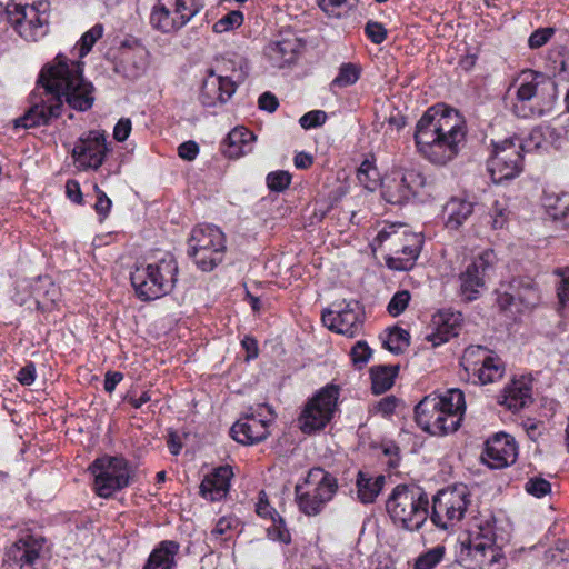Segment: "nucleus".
Listing matches in <instances>:
<instances>
[{"label": "nucleus", "mask_w": 569, "mask_h": 569, "mask_svg": "<svg viewBox=\"0 0 569 569\" xmlns=\"http://www.w3.org/2000/svg\"><path fill=\"white\" fill-rule=\"evenodd\" d=\"M39 82L42 83L43 96L34 99L30 109L14 120L16 128L47 124L61 114L63 102L79 111L90 109L93 103V86L84 80L80 63L62 54L42 69Z\"/></svg>", "instance_id": "nucleus-1"}, {"label": "nucleus", "mask_w": 569, "mask_h": 569, "mask_svg": "<svg viewBox=\"0 0 569 569\" xmlns=\"http://www.w3.org/2000/svg\"><path fill=\"white\" fill-rule=\"evenodd\" d=\"M467 136L463 116L446 104L429 108L418 121L415 142L418 152L436 166H445L459 153Z\"/></svg>", "instance_id": "nucleus-2"}, {"label": "nucleus", "mask_w": 569, "mask_h": 569, "mask_svg": "<svg viewBox=\"0 0 569 569\" xmlns=\"http://www.w3.org/2000/svg\"><path fill=\"white\" fill-rule=\"evenodd\" d=\"M459 560L467 569H505L506 557L496 543L492 519H480L469 529L461 542Z\"/></svg>", "instance_id": "nucleus-3"}, {"label": "nucleus", "mask_w": 569, "mask_h": 569, "mask_svg": "<svg viewBox=\"0 0 569 569\" xmlns=\"http://www.w3.org/2000/svg\"><path fill=\"white\" fill-rule=\"evenodd\" d=\"M465 411L463 392L451 389L423 397L415 408V421L419 427H460Z\"/></svg>", "instance_id": "nucleus-4"}, {"label": "nucleus", "mask_w": 569, "mask_h": 569, "mask_svg": "<svg viewBox=\"0 0 569 569\" xmlns=\"http://www.w3.org/2000/svg\"><path fill=\"white\" fill-rule=\"evenodd\" d=\"M429 499L419 487L397 486L386 508L392 522L409 531L419 530L428 517Z\"/></svg>", "instance_id": "nucleus-5"}, {"label": "nucleus", "mask_w": 569, "mask_h": 569, "mask_svg": "<svg viewBox=\"0 0 569 569\" xmlns=\"http://www.w3.org/2000/svg\"><path fill=\"white\" fill-rule=\"evenodd\" d=\"M386 252V262L393 270H409L415 266L422 238L403 226H390L381 230L376 240Z\"/></svg>", "instance_id": "nucleus-6"}, {"label": "nucleus", "mask_w": 569, "mask_h": 569, "mask_svg": "<svg viewBox=\"0 0 569 569\" xmlns=\"http://www.w3.org/2000/svg\"><path fill=\"white\" fill-rule=\"evenodd\" d=\"M338 491V480L322 468H312L295 487L299 510L307 516L319 515Z\"/></svg>", "instance_id": "nucleus-7"}, {"label": "nucleus", "mask_w": 569, "mask_h": 569, "mask_svg": "<svg viewBox=\"0 0 569 569\" xmlns=\"http://www.w3.org/2000/svg\"><path fill=\"white\" fill-rule=\"evenodd\" d=\"M425 184L426 177L417 163L400 161L382 179V196L390 203L402 204L415 197Z\"/></svg>", "instance_id": "nucleus-8"}, {"label": "nucleus", "mask_w": 569, "mask_h": 569, "mask_svg": "<svg viewBox=\"0 0 569 569\" xmlns=\"http://www.w3.org/2000/svg\"><path fill=\"white\" fill-rule=\"evenodd\" d=\"M177 266L172 260H161L159 263H150L137 267L131 273V283L139 298L153 300L164 296L171 290Z\"/></svg>", "instance_id": "nucleus-9"}, {"label": "nucleus", "mask_w": 569, "mask_h": 569, "mask_svg": "<svg viewBox=\"0 0 569 569\" xmlns=\"http://www.w3.org/2000/svg\"><path fill=\"white\" fill-rule=\"evenodd\" d=\"M546 90L549 94V102L556 97V84L543 74L533 70H523L518 73L509 84L506 99L510 101L511 110L518 117L527 118L531 110H527L525 102L531 100L538 90Z\"/></svg>", "instance_id": "nucleus-10"}, {"label": "nucleus", "mask_w": 569, "mask_h": 569, "mask_svg": "<svg viewBox=\"0 0 569 569\" xmlns=\"http://www.w3.org/2000/svg\"><path fill=\"white\" fill-rule=\"evenodd\" d=\"M93 477V490L101 498H109L130 482L128 462L121 457L102 456L88 468Z\"/></svg>", "instance_id": "nucleus-11"}, {"label": "nucleus", "mask_w": 569, "mask_h": 569, "mask_svg": "<svg viewBox=\"0 0 569 569\" xmlns=\"http://www.w3.org/2000/svg\"><path fill=\"white\" fill-rule=\"evenodd\" d=\"M470 505V493L465 485H456L440 490L432 500L431 521L441 529L457 525Z\"/></svg>", "instance_id": "nucleus-12"}, {"label": "nucleus", "mask_w": 569, "mask_h": 569, "mask_svg": "<svg viewBox=\"0 0 569 569\" xmlns=\"http://www.w3.org/2000/svg\"><path fill=\"white\" fill-rule=\"evenodd\" d=\"M49 6L46 1L37 3H13L7 8L11 26L27 41H38L47 33Z\"/></svg>", "instance_id": "nucleus-13"}, {"label": "nucleus", "mask_w": 569, "mask_h": 569, "mask_svg": "<svg viewBox=\"0 0 569 569\" xmlns=\"http://www.w3.org/2000/svg\"><path fill=\"white\" fill-rule=\"evenodd\" d=\"M523 147L518 139H505L492 144L488 170L495 182L517 177L522 170Z\"/></svg>", "instance_id": "nucleus-14"}, {"label": "nucleus", "mask_w": 569, "mask_h": 569, "mask_svg": "<svg viewBox=\"0 0 569 569\" xmlns=\"http://www.w3.org/2000/svg\"><path fill=\"white\" fill-rule=\"evenodd\" d=\"M200 9L198 0H158L150 14L151 26L163 33L183 27Z\"/></svg>", "instance_id": "nucleus-15"}, {"label": "nucleus", "mask_w": 569, "mask_h": 569, "mask_svg": "<svg viewBox=\"0 0 569 569\" xmlns=\"http://www.w3.org/2000/svg\"><path fill=\"white\" fill-rule=\"evenodd\" d=\"M224 248V237L218 228L204 226L193 230L191 250L203 271L212 270L222 260Z\"/></svg>", "instance_id": "nucleus-16"}, {"label": "nucleus", "mask_w": 569, "mask_h": 569, "mask_svg": "<svg viewBox=\"0 0 569 569\" xmlns=\"http://www.w3.org/2000/svg\"><path fill=\"white\" fill-rule=\"evenodd\" d=\"M108 152L109 148L104 133L92 130L74 142L71 158L78 170L96 171L103 164Z\"/></svg>", "instance_id": "nucleus-17"}, {"label": "nucleus", "mask_w": 569, "mask_h": 569, "mask_svg": "<svg viewBox=\"0 0 569 569\" xmlns=\"http://www.w3.org/2000/svg\"><path fill=\"white\" fill-rule=\"evenodd\" d=\"M338 398V386L323 387L306 403L300 415V422L303 427H326L337 410Z\"/></svg>", "instance_id": "nucleus-18"}, {"label": "nucleus", "mask_w": 569, "mask_h": 569, "mask_svg": "<svg viewBox=\"0 0 569 569\" xmlns=\"http://www.w3.org/2000/svg\"><path fill=\"white\" fill-rule=\"evenodd\" d=\"M44 539L27 536L12 543L6 551L4 561L16 569H43L46 565Z\"/></svg>", "instance_id": "nucleus-19"}, {"label": "nucleus", "mask_w": 569, "mask_h": 569, "mask_svg": "<svg viewBox=\"0 0 569 569\" xmlns=\"http://www.w3.org/2000/svg\"><path fill=\"white\" fill-rule=\"evenodd\" d=\"M461 365L466 371L476 373L482 385L499 380L505 372V366L501 360L489 355L480 346L467 348L463 351Z\"/></svg>", "instance_id": "nucleus-20"}, {"label": "nucleus", "mask_w": 569, "mask_h": 569, "mask_svg": "<svg viewBox=\"0 0 569 569\" xmlns=\"http://www.w3.org/2000/svg\"><path fill=\"white\" fill-rule=\"evenodd\" d=\"M517 456L518 447L515 439L500 431L487 440L481 460L491 469H502L513 463Z\"/></svg>", "instance_id": "nucleus-21"}, {"label": "nucleus", "mask_w": 569, "mask_h": 569, "mask_svg": "<svg viewBox=\"0 0 569 569\" xmlns=\"http://www.w3.org/2000/svg\"><path fill=\"white\" fill-rule=\"evenodd\" d=\"M431 322L433 331L427 336V340L431 342L433 347H437L458 336L463 323V318L458 311L442 309L432 316Z\"/></svg>", "instance_id": "nucleus-22"}, {"label": "nucleus", "mask_w": 569, "mask_h": 569, "mask_svg": "<svg viewBox=\"0 0 569 569\" xmlns=\"http://www.w3.org/2000/svg\"><path fill=\"white\" fill-rule=\"evenodd\" d=\"M232 477L233 471L230 466L214 468L202 479L200 495L209 501H220L227 497Z\"/></svg>", "instance_id": "nucleus-23"}, {"label": "nucleus", "mask_w": 569, "mask_h": 569, "mask_svg": "<svg viewBox=\"0 0 569 569\" xmlns=\"http://www.w3.org/2000/svg\"><path fill=\"white\" fill-rule=\"evenodd\" d=\"M234 92V83L230 77L216 76L213 72L203 81L200 99L204 106L211 107L227 101Z\"/></svg>", "instance_id": "nucleus-24"}, {"label": "nucleus", "mask_w": 569, "mask_h": 569, "mask_svg": "<svg viewBox=\"0 0 569 569\" xmlns=\"http://www.w3.org/2000/svg\"><path fill=\"white\" fill-rule=\"evenodd\" d=\"M490 257V252L482 253L461 274V295L466 300L476 299L480 288L483 287L481 272L489 266Z\"/></svg>", "instance_id": "nucleus-25"}, {"label": "nucleus", "mask_w": 569, "mask_h": 569, "mask_svg": "<svg viewBox=\"0 0 569 569\" xmlns=\"http://www.w3.org/2000/svg\"><path fill=\"white\" fill-rule=\"evenodd\" d=\"M322 321L330 330L348 337H353L362 323L360 312L350 308L337 313L327 310L322 313Z\"/></svg>", "instance_id": "nucleus-26"}, {"label": "nucleus", "mask_w": 569, "mask_h": 569, "mask_svg": "<svg viewBox=\"0 0 569 569\" xmlns=\"http://www.w3.org/2000/svg\"><path fill=\"white\" fill-rule=\"evenodd\" d=\"M531 388L525 378L515 379L503 390L499 403L516 412L531 403Z\"/></svg>", "instance_id": "nucleus-27"}, {"label": "nucleus", "mask_w": 569, "mask_h": 569, "mask_svg": "<svg viewBox=\"0 0 569 569\" xmlns=\"http://www.w3.org/2000/svg\"><path fill=\"white\" fill-rule=\"evenodd\" d=\"M180 545L174 540L159 542L149 555L143 569H173Z\"/></svg>", "instance_id": "nucleus-28"}, {"label": "nucleus", "mask_w": 569, "mask_h": 569, "mask_svg": "<svg viewBox=\"0 0 569 569\" xmlns=\"http://www.w3.org/2000/svg\"><path fill=\"white\" fill-rule=\"evenodd\" d=\"M256 136L244 127L231 130L226 139L224 154L230 159H237L252 150Z\"/></svg>", "instance_id": "nucleus-29"}, {"label": "nucleus", "mask_w": 569, "mask_h": 569, "mask_svg": "<svg viewBox=\"0 0 569 569\" xmlns=\"http://www.w3.org/2000/svg\"><path fill=\"white\" fill-rule=\"evenodd\" d=\"M385 485V477H370L363 471L357 476V495L362 503H372Z\"/></svg>", "instance_id": "nucleus-30"}, {"label": "nucleus", "mask_w": 569, "mask_h": 569, "mask_svg": "<svg viewBox=\"0 0 569 569\" xmlns=\"http://www.w3.org/2000/svg\"><path fill=\"white\" fill-rule=\"evenodd\" d=\"M472 211L473 206L471 202L459 198L451 199L445 207L446 227L458 229Z\"/></svg>", "instance_id": "nucleus-31"}, {"label": "nucleus", "mask_w": 569, "mask_h": 569, "mask_svg": "<svg viewBox=\"0 0 569 569\" xmlns=\"http://www.w3.org/2000/svg\"><path fill=\"white\" fill-rule=\"evenodd\" d=\"M398 373V366H377L370 369L371 388L377 395L389 390Z\"/></svg>", "instance_id": "nucleus-32"}, {"label": "nucleus", "mask_w": 569, "mask_h": 569, "mask_svg": "<svg viewBox=\"0 0 569 569\" xmlns=\"http://www.w3.org/2000/svg\"><path fill=\"white\" fill-rule=\"evenodd\" d=\"M511 218V211L506 202L496 201L488 209L483 217L485 223L492 230H500L508 226Z\"/></svg>", "instance_id": "nucleus-33"}, {"label": "nucleus", "mask_w": 569, "mask_h": 569, "mask_svg": "<svg viewBox=\"0 0 569 569\" xmlns=\"http://www.w3.org/2000/svg\"><path fill=\"white\" fill-rule=\"evenodd\" d=\"M167 445L170 452L173 456H178L182 448H194L196 433L187 429H172L168 435Z\"/></svg>", "instance_id": "nucleus-34"}, {"label": "nucleus", "mask_w": 569, "mask_h": 569, "mask_svg": "<svg viewBox=\"0 0 569 569\" xmlns=\"http://www.w3.org/2000/svg\"><path fill=\"white\" fill-rule=\"evenodd\" d=\"M553 274L559 278L556 286L557 310L563 313L569 309V266L555 269Z\"/></svg>", "instance_id": "nucleus-35"}, {"label": "nucleus", "mask_w": 569, "mask_h": 569, "mask_svg": "<svg viewBox=\"0 0 569 569\" xmlns=\"http://www.w3.org/2000/svg\"><path fill=\"white\" fill-rule=\"evenodd\" d=\"M298 48L299 41L297 38H284L272 46V57L282 64L290 63L295 60Z\"/></svg>", "instance_id": "nucleus-36"}, {"label": "nucleus", "mask_w": 569, "mask_h": 569, "mask_svg": "<svg viewBox=\"0 0 569 569\" xmlns=\"http://www.w3.org/2000/svg\"><path fill=\"white\" fill-rule=\"evenodd\" d=\"M229 436L240 445L253 446L269 437L268 429H229Z\"/></svg>", "instance_id": "nucleus-37"}, {"label": "nucleus", "mask_w": 569, "mask_h": 569, "mask_svg": "<svg viewBox=\"0 0 569 569\" xmlns=\"http://www.w3.org/2000/svg\"><path fill=\"white\" fill-rule=\"evenodd\" d=\"M357 177L359 182L369 190H375L382 182L375 163L368 160L361 163Z\"/></svg>", "instance_id": "nucleus-38"}, {"label": "nucleus", "mask_w": 569, "mask_h": 569, "mask_svg": "<svg viewBox=\"0 0 569 569\" xmlns=\"http://www.w3.org/2000/svg\"><path fill=\"white\" fill-rule=\"evenodd\" d=\"M240 520L233 516H224L221 517L214 528L211 531V536L221 539L228 540L232 537V533L239 530Z\"/></svg>", "instance_id": "nucleus-39"}, {"label": "nucleus", "mask_w": 569, "mask_h": 569, "mask_svg": "<svg viewBox=\"0 0 569 569\" xmlns=\"http://www.w3.org/2000/svg\"><path fill=\"white\" fill-rule=\"evenodd\" d=\"M360 76V68L353 63H345L340 67L338 76L332 80L331 86L343 88L353 84Z\"/></svg>", "instance_id": "nucleus-40"}, {"label": "nucleus", "mask_w": 569, "mask_h": 569, "mask_svg": "<svg viewBox=\"0 0 569 569\" xmlns=\"http://www.w3.org/2000/svg\"><path fill=\"white\" fill-rule=\"evenodd\" d=\"M409 332L405 329L396 327L389 331L388 338L385 343L391 352L399 353L402 352L409 346Z\"/></svg>", "instance_id": "nucleus-41"}, {"label": "nucleus", "mask_w": 569, "mask_h": 569, "mask_svg": "<svg viewBox=\"0 0 569 569\" xmlns=\"http://www.w3.org/2000/svg\"><path fill=\"white\" fill-rule=\"evenodd\" d=\"M224 70L229 72L224 77H230V80L236 82H242L248 76V62L243 58H237L234 60H226L223 62Z\"/></svg>", "instance_id": "nucleus-42"}, {"label": "nucleus", "mask_w": 569, "mask_h": 569, "mask_svg": "<svg viewBox=\"0 0 569 569\" xmlns=\"http://www.w3.org/2000/svg\"><path fill=\"white\" fill-rule=\"evenodd\" d=\"M243 22V14L241 11L234 10L219 19L213 24V31L217 33L228 32L240 27Z\"/></svg>", "instance_id": "nucleus-43"}, {"label": "nucleus", "mask_w": 569, "mask_h": 569, "mask_svg": "<svg viewBox=\"0 0 569 569\" xmlns=\"http://www.w3.org/2000/svg\"><path fill=\"white\" fill-rule=\"evenodd\" d=\"M357 0H317L320 9L329 17L338 18L342 10L349 9Z\"/></svg>", "instance_id": "nucleus-44"}, {"label": "nucleus", "mask_w": 569, "mask_h": 569, "mask_svg": "<svg viewBox=\"0 0 569 569\" xmlns=\"http://www.w3.org/2000/svg\"><path fill=\"white\" fill-rule=\"evenodd\" d=\"M371 355L372 351L365 341H358L350 351L352 363L357 369H362L371 358Z\"/></svg>", "instance_id": "nucleus-45"}, {"label": "nucleus", "mask_w": 569, "mask_h": 569, "mask_svg": "<svg viewBox=\"0 0 569 569\" xmlns=\"http://www.w3.org/2000/svg\"><path fill=\"white\" fill-rule=\"evenodd\" d=\"M526 491L537 498H542L550 493L551 485L548 480L541 477H531L525 485Z\"/></svg>", "instance_id": "nucleus-46"}, {"label": "nucleus", "mask_w": 569, "mask_h": 569, "mask_svg": "<svg viewBox=\"0 0 569 569\" xmlns=\"http://www.w3.org/2000/svg\"><path fill=\"white\" fill-rule=\"evenodd\" d=\"M442 557L443 549L433 548L417 559L415 569H432L441 561Z\"/></svg>", "instance_id": "nucleus-47"}, {"label": "nucleus", "mask_w": 569, "mask_h": 569, "mask_svg": "<svg viewBox=\"0 0 569 569\" xmlns=\"http://www.w3.org/2000/svg\"><path fill=\"white\" fill-rule=\"evenodd\" d=\"M268 538L273 541H279L282 543H289L291 540V536L289 530L286 528L284 522L281 517L274 519L272 525L267 529Z\"/></svg>", "instance_id": "nucleus-48"}, {"label": "nucleus", "mask_w": 569, "mask_h": 569, "mask_svg": "<svg viewBox=\"0 0 569 569\" xmlns=\"http://www.w3.org/2000/svg\"><path fill=\"white\" fill-rule=\"evenodd\" d=\"M291 183V174L288 171L271 172L267 177V184L270 190L281 192Z\"/></svg>", "instance_id": "nucleus-49"}, {"label": "nucleus", "mask_w": 569, "mask_h": 569, "mask_svg": "<svg viewBox=\"0 0 569 569\" xmlns=\"http://www.w3.org/2000/svg\"><path fill=\"white\" fill-rule=\"evenodd\" d=\"M102 33H103L102 26L97 24L82 36V38L80 40V50H79L80 57H83L91 50L94 42L102 37Z\"/></svg>", "instance_id": "nucleus-50"}, {"label": "nucleus", "mask_w": 569, "mask_h": 569, "mask_svg": "<svg viewBox=\"0 0 569 569\" xmlns=\"http://www.w3.org/2000/svg\"><path fill=\"white\" fill-rule=\"evenodd\" d=\"M410 298L411 296L407 290L397 292L388 305V312L393 317L399 316L407 308Z\"/></svg>", "instance_id": "nucleus-51"}, {"label": "nucleus", "mask_w": 569, "mask_h": 569, "mask_svg": "<svg viewBox=\"0 0 569 569\" xmlns=\"http://www.w3.org/2000/svg\"><path fill=\"white\" fill-rule=\"evenodd\" d=\"M256 512L261 518L270 519L271 521H274V519L280 517L277 510L270 506L264 491L259 493L258 502L256 505Z\"/></svg>", "instance_id": "nucleus-52"}, {"label": "nucleus", "mask_w": 569, "mask_h": 569, "mask_svg": "<svg viewBox=\"0 0 569 569\" xmlns=\"http://www.w3.org/2000/svg\"><path fill=\"white\" fill-rule=\"evenodd\" d=\"M555 34L553 28H540L531 33L528 40L530 49H538L545 46Z\"/></svg>", "instance_id": "nucleus-53"}, {"label": "nucleus", "mask_w": 569, "mask_h": 569, "mask_svg": "<svg viewBox=\"0 0 569 569\" xmlns=\"http://www.w3.org/2000/svg\"><path fill=\"white\" fill-rule=\"evenodd\" d=\"M327 120V114L325 111L315 110L306 113L300 118V124L305 129H311L319 126H322Z\"/></svg>", "instance_id": "nucleus-54"}, {"label": "nucleus", "mask_w": 569, "mask_h": 569, "mask_svg": "<svg viewBox=\"0 0 569 569\" xmlns=\"http://www.w3.org/2000/svg\"><path fill=\"white\" fill-rule=\"evenodd\" d=\"M252 420L262 425L263 427H267L268 425L274 422V412L269 406L260 405L258 406L256 412L252 413Z\"/></svg>", "instance_id": "nucleus-55"}, {"label": "nucleus", "mask_w": 569, "mask_h": 569, "mask_svg": "<svg viewBox=\"0 0 569 569\" xmlns=\"http://www.w3.org/2000/svg\"><path fill=\"white\" fill-rule=\"evenodd\" d=\"M366 33L377 44L381 43L387 36L383 26L378 22H369L366 27Z\"/></svg>", "instance_id": "nucleus-56"}, {"label": "nucleus", "mask_w": 569, "mask_h": 569, "mask_svg": "<svg viewBox=\"0 0 569 569\" xmlns=\"http://www.w3.org/2000/svg\"><path fill=\"white\" fill-rule=\"evenodd\" d=\"M94 190L97 193V202L94 204V209L100 216L106 217L110 211L111 200L106 196L103 191L98 188V186H94Z\"/></svg>", "instance_id": "nucleus-57"}, {"label": "nucleus", "mask_w": 569, "mask_h": 569, "mask_svg": "<svg viewBox=\"0 0 569 569\" xmlns=\"http://www.w3.org/2000/svg\"><path fill=\"white\" fill-rule=\"evenodd\" d=\"M397 403H398L397 398L393 396H389V397L381 399L378 402L376 410L378 413L387 417L395 412Z\"/></svg>", "instance_id": "nucleus-58"}, {"label": "nucleus", "mask_w": 569, "mask_h": 569, "mask_svg": "<svg viewBox=\"0 0 569 569\" xmlns=\"http://www.w3.org/2000/svg\"><path fill=\"white\" fill-rule=\"evenodd\" d=\"M131 132V121L129 119H120L113 129V138L122 142Z\"/></svg>", "instance_id": "nucleus-59"}, {"label": "nucleus", "mask_w": 569, "mask_h": 569, "mask_svg": "<svg viewBox=\"0 0 569 569\" xmlns=\"http://www.w3.org/2000/svg\"><path fill=\"white\" fill-rule=\"evenodd\" d=\"M551 558L558 562L568 560L569 543L566 540L557 541L555 549L551 550Z\"/></svg>", "instance_id": "nucleus-60"}, {"label": "nucleus", "mask_w": 569, "mask_h": 569, "mask_svg": "<svg viewBox=\"0 0 569 569\" xmlns=\"http://www.w3.org/2000/svg\"><path fill=\"white\" fill-rule=\"evenodd\" d=\"M198 152H199L198 146L193 141L184 142L178 149L179 156L182 159H186L189 161L193 160L197 157Z\"/></svg>", "instance_id": "nucleus-61"}, {"label": "nucleus", "mask_w": 569, "mask_h": 569, "mask_svg": "<svg viewBox=\"0 0 569 569\" xmlns=\"http://www.w3.org/2000/svg\"><path fill=\"white\" fill-rule=\"evenodd\" d=\"M66 193L70 200L76 203L82 202V193L80 189V184L74 180H69L66 183Z\"/></svg>", "instance_id": "nucleus-62"}, {"label": "nucleus", "mask_w": 569, "mask_h": 569, "mask_svg": "<svg viewBox=\"0 0 569 569\" xmlns=\"http://www.w3.org/2000/svg\"><path fill=\"white\" fill-rule=\"evenodd\" d=\"M123 375L118 371H108L104 377V390L111 393L116 386L122 381Z\"/></svg>", "instance_id": "nucleus-63"}, {"label": "nucleus", "mask_w": 569, "mask_h": 569, "mask_svg": "<svg viewBox=\"0 0 569 569\" xmlns=\"http://www.w3.org/2000/svg\"><path fill=\"white\" fill-rule=\"evenodd\" d=\"M18 381L22 385L29 386L36 379V368L33 365L26 366L22 368L17 377Z\"/></svg>", "instance_id": "nucleus-64"}]
</instances>
